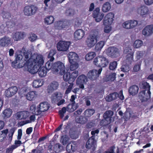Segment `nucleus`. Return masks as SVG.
<instances>
[{"instance_id":"obj_1","label":"nucleus","mask_w":153,"mask_h":153,"mask_svg":"<svg viewBox=\"0 0 153 153\" xmlns=\"http://www.w3.org/2000/svg\"><path fill=\"white\" fill-rule=\"evenodd\" d=\"M44 63V60L42 56H37L36 59L33 60L31 64V65H33V70L36 69V71H33L32 69H31L30 71V72L32 74H34L37 71L40 77H45L46 76L47 72L48 71L45 66L41 67Z\"/></svg>"},{"instance_id":"obj_9","label":"nucleus","mask_w":153,"mask_h":153,"mask_svg":"<svg viewBox=\"0 0 153 153\" xmlns=\"http://www.w3.org/2000/svg\"><path fill=\"white\" fill-rule=\"evenodd\" d=\"M70 42H68L60 41L57 44V48L59 51H66L68 49Z\"/></svg>"},{"instance_id":"obj_11","label":"nucleus","mask_w":153,"mask_h":153,"mask_svg":"<svg viewBox=\"0 0 153 153\" xmlns=\"http://www.w3.org/2000/svg\"><path fill=\"white\" fill-rule=\"evenodd\" d=\"M15 59L14 61L12 62L11 63L12 66L13 68H22L23 66L20 65V63H19L17 64L18 62L22 60L23 58V56L20 54H17L15 56Z\"/></svg>"},{"instance_id":"obj_34","label":"nucleus","mask_w":153,"mask_h":153,"mask_svg":"<svg viewBox=\"0 0 153 153\" xmlns=\"http://www.w3.org/2000/svg\"><path fill=\"white\" fill-rule=\"evenodd\" d=\"M96 56V53L94 52H91L86 54L85 56V59L87 61L92 59Z\"/></svg>"},{"instance_id":"obj_40","label":"nucleus","mask_w":153,"mask_h":153,"mask_svg":"<svg viewBox=\"0 0 153 153\" xmlns=\"http://www.w3.org/2000/svg\"><path fill=\"white\" fill-rule=\"evenodd\" d=\"M70 63V69L71 71H75L78 67V64L77 61L69 62Z\"/></svg>"},{"instance_id":"obj_43","label":"nucleus","mask_w":153,"mask_h":153,"mask_svg":"<svg viewBox=\"0 0 153 153\" xmlns=\"http://www.w3.org/2000/svg\"><path fill=\"white\" fill-rule=\"evenodd\" d=\"M69 138L66 135L61 136V142L63 145L66 144L68 142Z\"/></svg>"},{"instance_id":"obj_12","label":"nucleus","mask_w":153,"mask_h":153,"mask_svg":"<svg viewBox=\"0 0 153 153\" xmlns=\"http://www.w3.org/2000/svg\"><path fill=\"white\" fill-rule=\"evenodd\" d=\"M114 13H109L104 17L103 21V23L104 25H111L114 20Z\"/></svg>"},{"instance_id":"obj_3","label":"nucleus","mask_w":153,"mask_h":153,"mask_svg":"<svg viewBox=\"0 0 153 153\" xmlns=\"http://www.w3.org/2000/svg\"><path fill=\"white\" fill-rule=\"evenodd\" d=\"M53 73L57 74L59 73L62 75L65 72L64 64L60 61H57L53 63Z\"/></svg>"},{"instance_id":"obj_46","label":"nucleus","mask_w":153,"mask_h":153,"mask_svg":"<svg viewBox=\"0 0 153 153\" xmlns=\"http://www.w3.org/2000/svg\"><path fill=\"white\" fill-rule=\"evenodd\" d=\"M143 42L140 40H136L134 42V46L136 48H138L140 47L142 45Z\"/></svg>"},{"instance_id":"obj_31","label":"nucleus","mask_w":153,"mask_h":153,"mask_svg":"<svg viewBox=\"0 0 153 153\" xmlns=\"http://www.w3.org/2000/svg\"><path fill=\"white\" fill-rule=\"evenodd\" d=\"M105 42L104 41H100L96 45L95 49L96 52L101 51L103 46L104 45Z\"/></svg>"},{"instance_id":"obj_51","label":"nucleus","mask_w":153,"mask_h":153,"mask_svg":"<svg viewBox=\"0 0 153 153\" xmlns=\"http://www.w3.org/2000/svg\"><path fill=\"white\" fill-rule=\"evenodd\" d=\"M30 110L32 111V113L36 115H38L39 114H37V108H36V106L35 105L33 104L30 107Z\"/></svg>"},{"instance_id":"obj_56","label":"nucleus","mask_w":153,"mask_h":153,"mask_svg":"<svg viewBox=\"0 0 153 153\" xmlns=\"http://www.w3.org/2000/svg\"><path fill=\"white\" fill-rule=\"evenodd\" d=\"M22 144V142L20 140H16L14 142V144L13 145H12L16 149L18 147L20 146L21 144Z\"/></svg>"},{"instance_id":"obj_32","label":"nucleus","mask_w":153,"mask_h":153,"mask_svg":"<svg viewBox=\"0 0 153 153\" xmlns=\"http://www.w3.org/2000/svg\"><path fill=\"white\" fill-rule=\"evenodd\" d=\"M63 79L64 81L68 82V83L72 82L71 74L69 72H65L63 74Z\"/></svg>"},{"instance_id":"obj_25","label":"nucleus","mask_w":153,"mask_h":153,"mask_svg":"<svg viewBox=\"0 0 153 153\" xmlns=\"http://www.w3.org/2000/svg\"><path fill=\"white\" fill-rule=\"evenodd\" d=\"M138 11L141 16H143L149 13L148 8L145 6H143L138 9Z\"/></svg>"},{"instance_id":"obj_21","label":"nucleus","mask_w":153,"mask_h":153,"mask_svg":"<svg viewBox=\"0 0 153 153\" xmlns=\"http://www.w3.org/2000/svg\"><path fill=\"white\" fill-rule=\"evenodd\" d=\"M76 143L75 142H71L68 143L66 147V149L68 152H74L76 149Z\"/></svg>"},{"instance_id":"obj_48","label":"nucleus","mask_w":153,"mask_h":153,"mask_svg":"<svg viewBox=\"0 0 153 153\" xmlns=\"http://www.w3.org/2000/svg\"><path fill=\"white\" fill-rule=\"evenodd\" d=\"M116 78V74L115 73H112L109 74L108 76V80L113 81L115 80Z\"/></svg>"},{"instance_id":"obj_13","label":"nucleus","mask_w":153,"mask_h":153,"mask_svg":"<svg viewBox=\"0 0 153 153\" xmlns=\"http://www.w3.org/2000/svg\"><path fill=\"white\" fill-rule=\"evenodd\" d=\"M100 9L98 7L96 8L93 13V17L95 19L96 22H99L104 17L103 13H101L100 12Z\"/></svg>"},{"instance_id":"obj_35","label":"nucleus","mask_w":153,"mask_h":153,"mask_svg":"<svg viewBox=\"0 0 153 153\" xmlns=\"http://www.w3.org/2000/svg\"><path fill=\"white\" fill-rule=\"evenodd\" d=\"M32 85L35 88H38L43 85V83L40 79L35 80L33 82Z\"/></svg>"},{"instance_id":"obj_24","label":"nucleus","mask_w":153,"mask_h":153,"mask_svg":"<svg viewBox=\"0 0 153 153\" xmlns=\"http://www.w3.org/2000/svg\"><path fill=\"white\" fill-rule=\"evenodd\" d=\"M69 62L76 61L79 58L77 54L74 52H70L68 55Z\"/></svg>"},{"instance_id":"obj_63","label":"nucleus","mask_w":153,"mask_h":153,"mask_svg":"<svg viewBox=\"0 0 153 153\" xmlns=\"http://www.w3.org/2000/svg\"><path fill=\"white\" fill-rule=\"evenodd\" d=\"M30 35L29 39L31 41L33 42L36 39L37 36L35 34L31 33Z\"/></svg>"},{"instance_id":"obj_18","label":"nucleus","mask_w":153,"mask_h":153,"mask_svg":"<svg viewBox=\"0 0 153 153\" xmlns=\"http://www.w3.org/2000/svg\"><path fill=\"white\" fill-rule=\"evenodd\" d=\"M153 25H147L142 30V34L145 36H149L153 33Z\"/></svg>"},{"instance_id":"obj_64","label":"nucleus","mask_w":153,"mask_h":153,"mask_svg":"<svg viewBox=\"0 0 153 153\" xmlns=\"http://www.w3.org/2000/svg\"><path fill=\"white\" fill-rule=\"evenodd\" d=\"M56 50L55 49L51 50L48 56V58H49L50 56H53L56 54Z\"/></svg>"},{"instance_id":"obj_42","label":"nucleus","mask_w":153,"mask_h":153,"mask_svg":"<svg viewBox=\"0 0 153 153\" xmlns=\"http://www.w3.org/2000/svg\"><path fill=\"white\" fill-rule=\"evenodd\" d=\"M8 132V130L7 129L0 131V138H2L1 140L4 139Z\"/></svg>"},{"instance_id":"obj_29","label":"nucleus","mask_w":153,"mask_h":153,"mask_svg":"<svg viewBox=\"0 0 153 153\" xmlns=\"http://www.w3.org/2000/svg\"><path fill=\"white\" fill-rule=\"evenodd\" d=\"M12 113L11 109L8 108L5 109L2 112V116L4 118L10 117Z\"/></svg>"},{"instance_id":"obj_17","label":"nucleus","mask_w":153,"mask_h":153,"mask_svg":"<svg viewBox=\"0 0 153 153\" xmlns=\"http://www.w3.org/2000/svg\"><path fill=\"white\" fill-rule=\"evenodd\" d=\"M127 50L128 51L126 52H129L130 53L127 54L126 56V64L131 65L133 61L134 52L131 51L132 49L129 48H128Z\"/></svg>"},{"instance_id":"obj_15","label":"nucleus","mask_w":153,"mask_h":153,"mask_svg":"<svg viewBox=\"0 0 153 153\" xmlns=\"http://www.w3.org/2000/svg\"><path fill=\"white\" fill-rule=\"evenodd\" d=\"M93 137H91L89 138L86 143V147L87 149H92L94 150L95 149L96 143L95 138H93Z\"/></svg>"},{"instance_id":"obj_62","label":"nucleus","mask_w":153,"mask_h":153,"mask_svg":"<svg viewBox=\"0 0 153 153\" xmlns=\"http://www.w3.org/2000/svg\"><path fill=\"white\" fill-rule=\"evenodd\" d=\"M85 127L87 129H88V130L90 129H93L94 127V124L91 122L88 123L86 125Z\"/></svg>"},{"instance_id":"obj_52","label":"nucleus","mask_w":153,"mask_h":153,"mask_svg":"<svg viewBox=\"0 0 153 153\" xmlns=\"http://www.w3.org/2000/svg\"><path fill=\"white\" fill-rule=\"evenodd\" d=\"M129 65L126 64L125 65H122L121 68V71L124 72L128 71L130 70Z\"/></svg>"},{"instance_id":"obj_20","label":"nucleus","mask_w":153,"mask_h":153,"mask_svg":"<svg viewBox=\"0 0 153 153\" xmlns=\"http://www.w3.org/2000/svg\"><path fill=\"white\" fill-rule=\"evenodd\" d=\"M58 86V82L56 81H53L48 86L47 90L49 93L52 92L54 90L57 89Z\"/></svg>"},{"instance_id":"obj_45","label":"nucleus","mask_w":153,"mask_h":153,"mask_svg":"<svg viewBox=\"0 0 153 153\" xmlns=\"http://www.w3.org/2000/svg\"><path fill=\"white\" fill-rule=\"evenodd\" d=\"M117 62L114 61L111 62L109 65V69L111 70H114L117 68Z\"/></svg>"},{"instance_id":"obj_16","label":"nucleus","mask_w":153,"mask_h":153,"mask_svg":"<svg viewBox=\"0 0 153 153\" xmlns=\"http://www.w3.org/2000/svg\"><path fill=\"white\" fill-rule=\"evenodd\" d=\"M49 107L46 102H43L40 104L37 107V114H40L42 112L47 111Z\"/></svg>"},{"instance_id":"obj_10","label":"nucleus","mask_w":153,"mask_h":153,"mask_svg":"<svg viewBox=\"0 0 153 153\" xmlns=\"http://www.w3.org/2000/svg\"><path fill=\"white\" fill-rule=\"evenodd\" d=\"M11 38L4 36L0 39V46L2 47H7L11 45L12 41Z\"/></svg>"},{"instance_id":"obj_5","label":"nucleus","mask_w":153,"mask_h":153,"mask_svg":"<svg viewBox=\"0 0 153 153\" xmlns=\"http://www.w3.org/2000/svg\"><path fill=\"white\" fill-rule=\"evenodd\" d=\"M98 34H90L87 37L86 42L87 46L89 47H93L97 43Z\"/></svg>"},{"instance_id":"obj_44","label":"nucleus","mask_w":153,"mask_h":153,"mask_svg":"<svg viewBox=\"0 0 153 153\" xmlns=\"http://www.w3.org/2000/svg\"><path fill=\"white\" fill-rule=\"evenodd\" d=\"M78 75V72L77 71H74L71 74L72 82H74Z\"/></svg>"},{"instance_id":"obj_36","label":"nucleus","mask_w":153,"mask_h":153,"mask_svg":"<svg viewBox=\"0 0 153 153\" xmlns=\"http://www.w3.org/2000/svg\"><path fill=\"white\" fill-rule=\"evenodd\" d=\"M117 93H114L108 95L106 98V100L108 102H110L116 99Z\"/></svg>"},{"instance_id":"obj_2","label":"nucleus","mask_w":153,"mask_h":153,"mask_svg":"<svg viewBox=\"0 0 153 153\" xmlns=\"http://www.w3.org/2000/svg\"><path fill=\"white\" fill-rule=\"evenodd\" d=\"M139 86L141 89H143L139 94V98L143 101L147 100L151 97L150 86L146 82L142 81L140 83Z\"/></svg>"},{"instance_id":"obj_58","label":"nucleus","mask_w":153,"mask_h":153,"mask_svg":"<svg viewBox=\"0 0 153 153\" xmlns=\"http://www.w3.org/2000/svg\"><path fill=\"white\" fill-rule=\"evenodd\" d=\"M105 26L104 30V32L105 33H109L111 30V27L110 25H105Z\"/></svg>"},{"instance_id":"obj_50","label":"nucleus","mask_w":153,"mask_h":153,"mask_svg":"<svg viewBox=\"0 0 153 153\" xmlns=\"http://www.w3.org/2000/svg\"><path fill=\"white\" fill-rule=\"evenodd\" d=\"M10 90L12 95L13 96L14 95L17 91V88L16 86H13L10 87L8 88Z\"/></svg>"},{"instance_id":"obj_14","label":"nucleus","mask_w":153,"mask_h":153,"mask_svg":"<svg viewBox=\"0 0 153 153\" xmlns=\"http://www.w3.org/2000/svg\"><path fill=\"white\" fill-rule=\"evenodd\" d=\"M87 77L85 75L82 74L79 76L76 80V84L79 86V88L83 89L84 88V84L87 81Z\"/></svg>"},{"instance_id":"obj_6","label":"nucleus","mask_w":153,"mask_h":153,"mask_svg":"<svg viewBox=\"0 0 153 153\" xmlns=\"http://www.w3.org/2000/svg\"><path fill=\"white\" fill-rule=\"evenodd\" d=\"M37 9L38 8L33 5H27L24 7L23 11L25 15L30 16L34 14Z\"/></svg>"},{"instance_id":"obj_8","label":"nucleus","mask_w":153,"mask_h":153,"mask_svg":"<svg viewBox=\"0 0 153 153\" xmlns=\"http://www.w3.org/2000/svg\"><path fill=\"white\" fill-rule=\"evenodd\" d=\"M107 51L108 55L112 58H116L120 55V51L116 47H110L108 48Z\"/></svg>"},{"instance_id":"obj_54","label":"nucleus","mask_w":153,"mask_h":153,"mask_svg":"<svg viewBox=\"0 0 153 153\" xmlns=\"http://www.w3.org/2000/svg\"><path fill=\"white\" fill-rule=\"evenodd\" d=\"M124 28L126 29H129L131 28V24L129 21H126L125 22L123 25Z\"/></svg>"},{"instance_id":"obj_23","label":"nucleus","mask_w":153,"mask_h":153,"mask_svg":"<svg viewBox=\"0 0 153 153\" xmlns=\"http://www.w3.org/2000/svg\"><path fill=\"white\" fill-rule=\"evenodd\" d=\"M25 34L24 32H16L13 35V39L15 41H18L20 39H23Z\"/></svg>"},{"instance_id":"obj_22","label":"nucleus","mask_w":153,"mask_h":153,"mask_svg":"<svg viewBox=\"0 0 153 153\" xmlns=\"http://www.w3.org/2000/svg\"><path fill=\"white\" fill-rule=\"evenodd\" d=\"M7 7L5 6L2 10L1 15L4 19L10 20L11 19V15L10 12L7 10Z\"/></svg>"},{"instance_id":"obj_53","label":"nucleus","mask_w":153,"mask_h":153,"mask_svg":"<svg viewBox=\"0 0 153 153\" xmlns=\"http://www.w3.org/2000/svg\"><path fill=\"white\" fill-rule=\"evenodd\" d=\"M141 63V61H140L139 62L136 64L134 67L133 70L134 71L136 72L139 71L140 68V66Z\"/></svg>"},{"instance_id":"obj_60","label":"nucleus","mask_w":153,"mask_h":153,"mask_svg":"<svg viewBox=\"0 0 153 153\" xmlns=\"http://www.w3.org/2000/svg\"><path fill=\"white\" fill-rule=\"evenodd\" d=\"M131 26V28H133L135 27L138 24L137 21L135 20H129Z\"/></svg>"},{"instance_id":"obj_57","label":"nucleus","mask_w":153,"mask_h":153,"mask_svg":"<svg viewBox=\"0 0 153 153\" xmlns=\"http://www.w3.org/2000/svg\"><path fill=\"white\" fill-rule=\"evenodd\" d=\"M73 82H72L71 83H68L70 84V85L68 86L67 89L65 91L66 94H68L71 92L74 85Z\"/></svg>"},{"instance_id":"obj_4","label":"nucleus","mask_w":153,"mask_h":153,"mask_svg":"<svg viewBox=\"0 0 153 153\" xmlns=\"http://www.w3.org/2000/svg\"><path fill=\"white\" fill-rule=\"evenodd\" d=\"M94 63L98 67H105L108 65L109 62L105 57L99 56L94 59Z\"/></svg>"},{"instance_id":"obj_26","label":"nucleus","mask_w":153,"mask_h":153,"mask_svg":"<svg viewBox=\"0 0 153 153\" xmlns=\"http://www.w3.org/2000/svg\"><path fill=\"white\" fill-rule=\"evenodd\" d=\"M139 88L136 85H134L131 86L129 88L128 91L129 94L132 95H136L138 92Z\"/></svg>"},{"instance_id":"obj_41","label":"nucleus","mask_w":153,"mask_h":153,"mask_svg":"<svg viewBox=\"0 0 153 153\" xmlns=\"http://www.w3.org/2000/svg\"><path fill=\"white\" fill-rule=\"evenodd\" d=\"M53 63L49 61L46 63L45 67L48 71L51 70L53 72Z\"/></svg>"},{"instance_id":"obj_33","label":"nucleus","mask_w":153,"mask_h":153,"mask_svg":"<svg viewBox=\"0 0 153 153\" xmlns=\"http://www.w3.org/2000/svg\"><path fill=\"white\" fill-rule=\"evenodd\" d=\"M95 110L93 109L89 108L86 109L84 112L85 116L87 117H89L92 115L95 112Z\"/></svg>"},{"instance_id":"obj_37","label":"nucleus","mask_w":153,"mask_h":153,"mask_svg":"<svg viewBox=\"0 0 153 153\" xmlns=\"http://www.w3.org/2000/svg\"><path fill=\"white\" fill-rule=\"evenodd\" d=\"M74 104H75L71 103L69 104L66 107L67 111L69 112H72L74 111L77 108Z\"/></svg>"},{"instance_id":"obj_61","label":"nucleus","mask_w":153,"mask_h":153,"mask_svg":"<svg viewBox=\"0 0 153 153\" xmlns=\"http://www.w3.org/2000/svg\"><path fill=\"white\" fill-rule=\"evenodd\" d=\"M15 149V148L12 145L6 149V153H12L13 150Z\"/></svg>"},{"instance_id":"obj_27","label":"nucleus","mask_w":153,"mask_h":153,"mask_svg":"<svg viewBox=\"0 0 153 153\" xmlns=\"http://www.w3.org/2000/svg\"><path fill=\"white\" fill-rule=\"evenodd\" d=\"M37 94L35 91H30L28 92L26 95V98L28 100L31 101L36 97Z\"/></svg>"},{"instance_id":"obj_30","label":"nucleus","mask_w":153,"mask_h":153,"mask_svg":"<svg viewBox=\"0 0 153 153\" xmlns=\"http://www.w3.org/2000/svg\"><path fill=\"white\" fill-rule=\"evenodd\" d=\"M52 99L54 101H58L62 97V94L59 92H56L52 95Z\"/></svg>"},{"instance_id":"obj_55","label":"nucleus","mask_w":153,"mask_h":153,"mask_svg":"<svg viewBox=\"0 0 153 153\" xmlns=\"http://www.w3.org/2000/svg\"><path fill=\"white\" fill-rule=\"evenodd\" d=\"M67 110V108L65 107H63L61 110L59 111V114L60 115L61 118L64 117V114L65 113Z\"/></svg>"},{"instance_id":"obj_47","label":"nucleus","mask_w":153,"mask_h":153,"mask_svg":"<svg viewBox=\"0 0 153 153\" xmlns=\"http://www.w3.org/2000/svg\"><path fill=\"white\" fill-rule=\"evenodd\" d=\"M62 147V146L60 143H56L54 146L53 150L56 152H60L61 150Z\"/></svg>"},{"instance_id":"obj_38","label":"nucleus","mask_w":153,"mask_h":153,"mask_svg":"<svg viewBox=\"0 0 153 153\" xmlns=\"http://www.w3.org/2000/svg\"><path fill=\"white\" fill-rule=\"evenodd\" d=\"M111 7L110 4L108 2H106L102 6V10L104 12H107L110 9Z\"/></svg>"},{"instance_id":"obj_59","label":"nucleus","mask_w":153,"mask_h":153,"mask_svg":"<svg viewBox=\"0 0 153 153\" xmlns=\"http://www.w3.org/2000/svg\"><path fill=\"white\" fill-rule=\"evenodd\" d=\"M115 149V147L114 146H113L110 147L108 149L105 151V153H115L114 149Z\"/></svg>"},{"instance_id":"obj_28","label":"nucleus","mask_w":153,"mask_h":153,"mask_svg":"<svg viewBox=\"0 0 153 153\" xmlns=\"http://www.w3.org/2000/svg\"><path fill=\"white\" fill-rule=\"evenodd\" d=\"M113 114V113L112 111H107L104 114L103 117L106 120H109V123H110L111 120L112 116Z\"/></svg>"},{"instance_id":"obj_39","label":"nucleus","mask_w":153,"mask_h":153,"mask_svg":"<svg viewBox=\"0 0 153 153\" xmlns=\"http://www.w3.org/2000/svg\"><path fill=\"white\" fill-rule=\"evenodd\" d=\"M54 18L52 16H50L45 19V23L47 25H50L54 21Z\"/></svg>"},{"instance_id":"obj_49","label":"nucleus","mask_w":153,"mask_h":153,"mask_svg":"<svg viewBox=\"0 0 153 153\" xmlns=\"http://www.w3.org/2000/svg\"><path fill=\"white\" fill-rule=\"evenodd\" d=\"M143 51H137L136 53V58L137 60L140 59L143 56Z\"/></svg>"},{"instance_id":"obj_7","label":"nucleus","mask_w":153,"mask_h":153,"mask_svg":"<svg viewBox=\"0 0 153 153\" xmlns=\"http://www.w3.org/2000/svg\"><path fill=\"white\" fill-rule=\"evenodd\" d=\"M102 71V68H101L97 71L94 69L90 71L87 74L88 76L89 79L92 80H96L99 76Z\"/></svg>"},{"instance_id":"obj_19","label":"nucleus","mask_w":153,"mask_h":153,"mask_svg":"<svg viewBox=\"0 0 153 153\" xmlns=\"http://www.w3.org/2000/svg\"><path fill=\"white\" fill-rule=\"evenodd\" d=\"M84 31L81 29L76 30L74 33V37L76 40L82 39L84 36Z\"/></svg>"}]
</instances>
